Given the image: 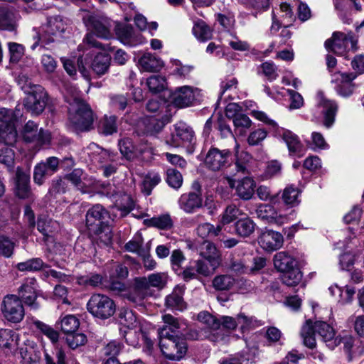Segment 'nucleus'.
Segmentation results:
<instances>
[{"label":"nucleus","instance_id":"nucleus-1","mask_svg":"<svg viewBox=\"0 0 364 364\" xmlns=\"http://www.w3.org/2000/svg\"><path fill=\"white\" fill-rule=\"evenodd\" d=\"M65 100L68 104L69 121L74 131L87 132L92 128L93 113L90 106L77 93L68 94Z\"/></svg>","mask_w":364,"mask_h":364},{"label":"nucleus","instance_id":"nucleus-2","mask_svg":"<svg viewBox=\"0 0 364 364\" xmlns=\"http://www.w3.org/2000/svg\"><path fill=\"white\" fill-rule=\"evenodd\" d=\"M300 333L304 344L309 348L316 347V334L320 336L322 341L331 350L341 343V336H335L333 328L323 321H316L313 323L311 320H307L302 326Z\"/></svg>","mask_w":364,"mask_h":364},{"label":"nucleus","instance_id":"nucleus-3","mask_svg":"<svg viewBox=\"0 0 364 364\" xmlns=\"http://www.w3.org/2000/svg\"><path fill=\"white\" fill-rule=\"evenodd\" d=\"M83 22L89 31L83 42L90 47L107 50L106 46L97 41L95 37L105 40L112 38L111 21L105 16L87 14L83 17Z\"/></svg>","mask_w":364,"mask_h":364},{"label":"nucleus","instance_id":"nucleus-4","mask_svg":"<svg viewBox=\"0 0 364 364\" xmlns=\"http://www.w3.org/2000/svg\"><path fill=\"white\" fill-rule=\"evenodd\" d=\"M109 219V212L100 204L93 205L86 214V225L89 231L97 235V240L105 245H109L112 239Z\"/></svg>","mask_w":364,"mask_h":364},{"label":"nucleus","instance_id":"nucleus-5","mask_svg":"<svg viewBox=\"0 0 364 364\" xmlns=\"http://www.w3.org/2000/svg\"><path fill=\"white\" fill-rule=\"evenodd\" d=\"M65 30V23L60 16H55L48 18V22L39 28H33L31 33V38L33 43L31 46V50L38 46L46 47L54 42V37L60 34Z\"/></svg>","mask_w":364,"mask_h":364},{"label":"nucleus","instance_id":"nucleus-6","mask_svg":"<svg viewBox=\"0 0 364 364\" xmlns=\"http://www.w3.org/2000/svg\"><path fill=\"white\" fill-rule=\"evenodd\" d=\"M159 347L163 355L171 360H180L187 352L186 341L173 334H170L166 328L157 330Z\"/></svg>","mask_w":364,"mask_h":364},{"label":"nucleus","instance_id":"nucleus-7","mask_svg":"<svg viewBox=\"0 0 364 364\" xmlns=\"http://www.w3.org/2000/svg\"><path fill=\"white\" fill-rule=\"evenodd\" d=\"M87 309L94 317L105 320L114 314L116 304L107 295L94 294L87 301Z\"/></svg>","mask_w":364,"mask_h":364},{"label":"nucleus","instance_id":"nucleus-8","mask_svg":"<svg viewBox=\"0 0 364 364\" xmlns=\"http://www.w3.org/2000/svg\"><path fill=\"white\" fill-rule=\"evenodd\" d=\"M16 118L11 109H0V141L9 146L17 141L18 134L14 125Z\"/></svg>","mask_w":364,"mask_h":364},{"label":"nucleus","instance_id":"nucleus-9","mask_svg":"<svg viewBox=\"0 0 364 364\" xmlns=\"http://www.w3.org/2000/svg\"><path fill=\"white\" fill-rule=\"evenodd\" d=\"M232 156V152L230 149L211 147L206 154L204 163L205 166L211 171H221L230 165Z\"/></svg>","mask_w":364,"mask_h":364},{"label":"nucleus","instance_id":"nucleus-10","mask_svg":"<svg viewBox=\"0 0 364 364\" xmlns=\"http://www.w3.org/2000/svg\"><path fill=\"white\" fill-rule=\"evenodd\" d=\"M1 310L4 317L12 323H18L24 317V309L19 297L10 294L4 296Z\"/></svg>","mask_w":364,"mask_h":364},{"label":"nucleus","instance_id":"nucleus-11","mask_svg":"<svg viewBox=\"0 0 364 364\" xmlns=\"http://www.w3.org/2000/svg\"><path fill=\"white\" fill-rule=\"evenodd\" d=\"M48 102V94L41 85L33 87V91L27 95L24 100V107L32 114H41Z\"/></svg>","mask_w":364,"mask_h":364},{"label":"nucleus","instance_id":"nucleus-12","mask_svg":"<svg viewBox=\"0 0 364 364\" xmlns=\"http://www.w3.org/2000/svg\"><path fill=\"white\" fill-rule=\"evenodd\" d=\"M194 139V132L186 123L179 122L174 126V131L171 133L166 143L173 147L185 146L191 144Z\"/></svg>","mask_w":364,"mask_h":364},{"label":"nucleus","instance_id":"nucleus-13","mask_svg":"<svg viewBox=\"0 0 364 364\" xmlns=\"http://www.w3.org/2000/svg\"><path fill=\"white\" fill-rule=\"evenodd\" d=\"M348 43H351L353 48L355 47L356 41L352 34L347 35L341 32H334L332 38L326 41L325 47L337 55H343L346 51Z\"/></svg>","mask_w":364,"mask_h":364},{"label":"nucleus","instance_id":"nucleus-14","mask_svg":"<svg viewBox=\"0 0 364 364\" xmlns=\"http://www.w3.org/2000/svg\"><path fill=\"white\" fill-rule=\"evenodd\" d=\"M277 134L287 144L291 156L301 157L304 155L305 147L296 134L284 128H277Z\"/></svg>","mask_w":364,"mask_h":364},{"label":"nucleus","instance_id":"nucleus-15","mask_svg":"<svg viewBox=\"0 0 364 364\" xmlns=\"http://www.w3.org/2000/svg\"><path fill=\"white\" fill-rule=\"evenodd\" d=\"M260 247L267 252H273L281 248L284 243L283 235L272 230H264L258 237Z\"/></svg>","mask_w":364,"mask_h":364},{"label":"nucleus","instance_id":"nucleus-16","mask_svg":"<svg viewBox=\"0 0 364 364\" xmlns=\"http://www.w3.org/2000/svg\"><path fill=\"white\" fill-rule=\"evenodd\" d=\"M196 89L187 85L178 87L171 95V102L178 108L189 107L196 100Z\"/></svg>","mask_w":364,"mask_h":364},{"label":"nucleus","instance_id":"nucleus-17","mask_svg":"<svg viewBox=\"0 0 364 364\" xmlns=\"http://www.w3.org/2000/svg\"><path fill=\"white\" fill-rule=\"evenodd\" d=\"M37 281L35 278H27L18 289V296L24 303L33 309H37L36 303Z\"/></svg>","mask_w":364,"mask_h":364},{"label":"nucleus","instance_id":"nucleus-18","mask_svg":"<svg viewBox=\"0 0 364 364\" xmlns=\"http://www.w3.org/2000/svg\"><path fill=\"white\" fill-rule=\"evenodd\" d=\"M231 188H235L236 195L242 200H248L251 199L255 193L256 183L250 177H245L236 182L229 181Z\"/></svg>","mask_w":364,"mask_h":364},{"label":"nucleus","instance_id":"nucleus-19","mask_svg":"<svg viewBox=\"0 0 364 364\" xmlns=\"http://www.w3.org/2000/svg\"><path fill=\"white\" fill-rule=\"evenodd\" d=\"M178 204L186 213L191 214L203 206L201 194L186 193L182 194L178 200Z\"/></svg>","mask_w":364,"mask_h":364},{"label":"nucleus","instance_id":"nucleus-20","mask_svg":"<svg viewBox=\"0 0 364 364\" xmlns=\"http://www.w3.org/2000/svg\"><path fill=\"white\" fill-rule=\"evenodd\" d=\"M357 77V75L355 73H338V77L336 80L338 82V85L336 87L337 93L343 97H350L354 89V80Z\"/></svg>","mask_w":364,"mask_h":364},{"label":"nucleus","instance_id":"nucleus-21","mask_svg":"<svg viewBox=\"0 0 364 364\" xmlns=\"http://www.w3.org/2000/svg\"><path fill=\"white\" fill-rule=\"evenodd\" d=\"M15 191L16 196L22 199L28 198L31 196L30 187V176L28 173L18 167L16 171Z\"/></svg>","mask_w":364,"mask_h":364},{"label":"nucleus","instance_id":"nucleus-22","mask_svg":"<svg viewBox=\"0 0 364 364\" xmlns=\"http://www.w3.org/2000/svg\"><path fill=\"white\" fill-rule=\"evenodd\" d=\"M257 214L261 219L278 225H281L287 221L286 215L279 213L273 206L267 204L259 205L257 210Z\"/></svg>","mask_w":364,"mask_h":364},{"label":"nucleus","instance_id":"nucleus-23","mask_svg":"<svg viewBox=\"0 0 364 364\" xmlns=\"http://www.w3.org/2000/svg\"><path fill=\"white\" fill-rule=\"evenodd\" d=\"M139 283V279L135 278L133 287L123 295L124 299L134 306H143L146 297L151 295V292H148Z\"/></svg>","mask_w":364,"mask_h":364},{"label":"nucleus","instance_id":"nucleus-24","mask_svg":"<svg viewBox=\"0 0 364 364\" xmlns=\"http://www.w3.org/2000/svg\"><path fill=\"white\" fill-rule=\"evenodd\" d=\"M18 14L13 9L0 5V28L9 31H14L17 26Z\"/></svg>","mask_w":364,"mask_h":364},{"label":"nucleus","instance_id":"nucleus-25","mask_svg":"<svg viewBox=\"0 0 364 364\" xmlns=\"http://www.w3.org/2000/svg\"><path fill=\"white\" fill-rule=\"evenodd\" d=\"M318 105L323 108V124L326 128H330L335 122L338 105L334 101L329 100L323 97H321Z\"/></svg>","mask_w":364,"mask_h":364},{"label":"nucleus","instance_id":"nucleus-26","mask_svg":"<svg viewBox=\"0 0 364 364\" xmlns=\"http://www.w3.org/2000/svg\"><path fill=\"white\" fill-rule=\"evenodd\" d=\"M274 267L281 272H284L297 267V262L287 252H277L274 256Z\"/></svg>","mask_w":364,"mask_h":364},{"label":"nucleus","instance_id":"nucleus-27","mask_svg":"<svg viewBox=\"0 0 364 364\" xmlns=\"http://www.w3.org/2000/svg\"><path fill=\"white\" fill-rule=\"evenodd\" d=\"M140 284L144 286L148 292H150V287H155L158 289H163L167 282V276L164 273H154L147 277H137Z\"/></svg>","mask_w":364,"mask_h":364},{"label":"nucleus","instance_id":"nucleus-28","mask_svg":"<svg viewBox=\"0 0 364 364\" xmlns=\"http://www.w3.org/2000/svg\"><path fill=\"white\" fill-rule=\"evenodd\" d=\"M141 68L146 72H157L164 66L163 61L154 55L146 53L139 60Z\"/></svg>","mask_w":364,"mask_h":364},{"label":"nucleus","instance_id":"nucleus-29","mask_svg":"<svg viewBox=\"0 0 364 364\" xmlns=\"http://www.w3.org/2000/svg\"><path fill=\"white\" fill-rule=\"evenodd\" d=\"M199 254L210 262L212 266L218 264L219 252L215 245L208 240H204L198 247Z\"/></svg>","mask_w":364,"mask_h":364},{"label":"nucleus","instance_id":"nucleus-30","mask_svg":"<svg viewBox=\"0 0 364 364\" xmlns=\"http://www.w3.org/2000/svg\"><path fill=\"white\" fill-rule=\"evenodd\" d=\"M238 143L235 145V168L237 172L242 173L243 174L248 173L250 168V162L252 161V156L246 151L239 152Z\"/></svg>","mask_w":364,"mask_h":364},{"label":"nucleus","instance_id":"nucleus-31","mask_svg":"<svg viewBox=\"0 0 364 364\" xmlns=\"http://www.w3.org/2000/svg\"><path fill=\"white\" fill-rule=\"evenodd\" d=\"M256 224L250 218L237 220L235 223V232L241 237H249L255 230Z\"/></svg>","mask_w":364,"mask_h":364},{"label":"nucleus","instance_id":"nucleus-32","mask_svg":"<svg viewBox=\"0 0 364 364\" xmlns=\"http://www.w3.org/2000/svg\"><path fill=\"white\" fill-rule=\"evenodd\" d=\"M111 58L105 53H98L92 60L90 68L97 75L100 76L105 74L109 67Z\"/></svg>","mask_w":364,"mask_h":364},{"label":"nucleus","instance_id":"nucleus-33","mask_svg":"<svg viewBox=\"0 0 364 364\" xmlns=\"http://www.w3.org/2000/svg\"><path fill=\"white\" fill-rule=\"evenodd\" d=\"M235 284V279L230 274H219L212 280V287L220 291L230 290Z\"/></svg>","mask_w":364,"mask_h":364},{"label":"nucleus","instance_id":"nucleus-34","mask_svg":"<svg viewBox=\"0 0 364 364\" xmlns=\"http://www.w3.org/2000/svg\"><path fill=\"white\" fill-rule=\"evenodd\" d=\"M115 206L120 211L121 217H125L135 208V202L130 195L123 193L115 200Z\"/></svg>","mask_w":364,"mask_h":364},{"label":"nucleus","instance_id":"nucleus-35","mask_svg":"<svg viewBox=\"0 0 364 364\" xmlns=\"http://www.w3.org/2000/svg\"><path fill=\"white\" fill-rule=\"evenodd\" d=\"M148 227H154L161 230H168L173 226V221L168 214L153 217L144 220Z\"/></svg>","mask_w":364,"mask_h":364},{"label":"nucleus","instance_id":"nucleus-36","mask_svg":"<svg viewBox=\"0 0 364 364\" xmlns=\"http://www.w3.org/2000/svg\"><path fill=\"white\" fill-rule=\"evenodd\" d=\"M165 304L168 308L180 311L183 310L185 308V303L181 291L180 289H175L171 294L166 296Z\"/></svg>","mask_w":364,"mask_h":364},{"label":"nucleus","instance_id":"nucleus-37","mask_svg":"<svg viewBox=\"0 0 364 364\" xmlns=\"http://www.w3.org/2000/svg\"><path fill=\"white\" fill-rule=\"evenodd\" d=\"M117 117L115 115H105L101 120L100 130L105 135H112L117 132Z\"/></svg>","mask_w":364,"mask_h":364},{"label":"nucleus","instance_id":"nucleus-38","mask_svg":"<svg viewBox=\"0 0 364 364\" xmlns=\"http://www.w3.org/2000/svg\"><path fill=\"white\" fill-rule=\"evenodd\" d=\"M302 279V273L298 267L291 269L283 272L282 276V282L288 287L298 285Z\"/></svg>","mask_w":364,"mask_h":364},{"label":"nucleus","instance_id":"nucleus-39","mask_svg":"<svg viewBox=\"0 0 364 364\" xmlns=\"http://www.w3.org/2000/svg\"><path fill=\"white\" fill-rule=\"evenodd\" d=\"M221 230L220 225L215 227L209 223L200 224L196 229L197 234L202 238L216 237L221 232Z\"/></svg>","mask_w":364,"mask_h":364},{"label":"nucleus","instance_id":"nucleus-40","mask_svg":"<svg viewBox=\"0 0 364 364\" xmlns=\"http://www.w3.org/2000/svg\"><path fill=\"white\" fill-rule=\"evenodd\" d=\"M47 265L40 258H33L17 264L16 267L21 272L39 271Z\"/></svg>","mask_w":364,"mask_h":364},{"label":"nucleus","instance_id":"nucleus-41","mask_svg":"<svg viewBox=\"0 0 364 364\" xmlns=\"http://www.w3.org/2000/svg\"><path fill=\"white\" fill-rule=\"evenodd\" d=\"M194 36L201 41H206L211 38L212 31L203 21H198L193 28Z\"/></svg>","mask_w":364,"mask_h":364},{"label":"nucleus","instance_id":"nucleus-42","mask_svg":"<svg viewBox=\"0 0 364 364\" xmlns=\"http://www.w3.org/2000/svg\"><path fill=\"white\" fill-rule=\"evenodd\" d=\"M61 330L65 333L70 335L75 333L79 328L80 321L73 315H67L61 320Z\"/></svg>","mask_w":364,"mask_h":364},{"label":"nucleus","instance_id":"nucleus-43","mask_svg":"<svg viewBox=\"0 0 364 364\" xmlns=\"http://www.w3.org/2000/svg\"><path fill=\"white\" fill-rule=\"evenodd\" d=\"M146 85L151 92L158 93L165 89L166 80L161 75H151L147 79Z\"/></svg>","mask_w":364,"mask_h":364},{"label":"nucleus","instance_id":"nucleus-44","mask_svg":"<svg viewBox=\"0 0 364 364\" xmlns=\"http://www.w3.org/2000/svg\"><path fill=\"white\" fill-rule=\"evenodd\" d=\"M9 52L10 55V63H17L24 55L25 48L21 44L9 42L8 43Z\"/></svg>","mask_w":364,"mask_h":364},{"label":"nucleus","instance_id":"nucleus-45","mask_svg":"<svg viewBox=\"0 0 364 364\" xmlns=\"http://www.w3.org/2000/svg\"><path fill=\"white\" fill-rule=\"evenodd\" d=\"M119 319L121 324L129 328H134L136 323V315L132 310L128 309H124L120 311Z\"/></svg>","mask_w":364,"mask_h":364},{"label":"nucleus","instance_id":"nucleus-46","mask_svg":"<svg viewBox=\"0 0 364 364\" xmlns=\"http://www.w3.org/2000/svg\"><path fill=\"white\" fill-rule=\"evenodd\" d=\"M124 346L122 343L117 341L109 342L102 349L105 355L109 357L108 359H117V356L122 350Z\"/></svg>","mask_w":364,"mask_h":364},{"label":"nucleus","instance_id":"nucleus-47","mask_svg":"<svg viewBox=\"0 0 364 364\" xmlns=\"http://www.w3.org/2000/svg\"><path fill=\"white\" fill-rule=\"evenodd\" d=\"M198 320L212 330H218L221 326L220 321L207 311L198 314Z\"/></svg>","mask_w":364,"mask_h":364},{"label":"nucleus","instance_id":"nucleus-48","mask_svg":"<svg viewBox=\"0 0 364 364\" xmlns=\"http://www.w3.org/2000/svg\"><path fill=\"white\" fill-rule=\"evenodd\" d=\"M299 191L293 186H289L284 190L282 198L286 205L294 206L298 204Z\"/></svg>","mask_w":364,"mask_h":364},{"label":"nucleus","instance_id":"nucleus-49","mask_svg":"<svg viewBox=\"0 0 364 364\" xmlns=\"http://www.w3.org/2000/svg\"><path fill=\"white\" fill-rule=\"evenodd\" d=\"M53 222L46 217H41L38 219L37 229L44 236V240L47 241L53 232L52 227Z\"/></svg>","mask_w":364,"mask_h":364},{"label":"nucleus","instance_id":"nucleus-50","mask_svg":"<svg viewBox=\"0 0 364 364\" xmlns=\"http://www.w3.org/2000/svg\"><path fill=\"white\" fill-rule=\"evenodd\" d=\"M238 324L241 325V328H254L262 325L261 321L257 320L254 316H247L245 314H239L237 316Z\"/></svg>","mask_w":364,"mask_h":364},{"label":"nucleus","instance_id":"nucleus-51","mask_svg":"<svg viewBox=\"0 0 364 364\" xmlns=\"http://www.w3.org/2000/svg\"><path fill=\"white\" fill-rule=\"evenodd\" d=\"M34 325L43 335L47 336L53 343H55L58 341V332L54 330L50 326L40 321H35Z\"/></svg>","mask_w":364,"mask_h":364},{"label":"nucleus","instance_id":"nucleus-52","mask_svg":"<svg viewBox=\"0 0 364 364\" xmlns=\"http://www.w3.org/2000/svg\"><path fill=\"white\" fill-rule=\"evenodd\" d=\"M166 182L171 187L178 189L183 183L182 174L175 168H168L167 170Z\"/></svg>","mask_w":364,"mask_h":364},{"label":"nucleus","instance_id":"nucleus-53","mask_svg":"<svg viewBox=\"0 0 364 364\" xmlns=\"http://www.w3.org/2000/svg\"><path fill=\"white\" fill-rule=\"evenodd\" d=\"M15 244L8 237L0 235V254L6 258L12 256Z\"/></svg>","mask_w":364,"mask_h":364},{"label":"nucleus","instance_id":"nucleus-54","mask_svg":"<svg viewBox=\"0 0 364 364\" xmlns=\"http://www.w3.org/2000/svg\"><path fill=\"white\" fill-rule=\"evenodd\" d=\"M50 175H52V173L42 162L35 166L33 170V181L36 184L42 185L46 176Z\"/></svg>","mask_w":364,"mask_h":364},{"label":"nucleus","instance_id":"nucleus-55","mask_svg":"<svg viewBox=\"0 0 364 364\" xmlns=\"http://www.w3.org/2000/svg\"><path fill=\"white\" fill-rule=\"evenodd\" d=\"M87 341V336L84 333H74L67 335L66 342L72 349L84 346Z\"/></svg>","mask_w":364,"mask_h":364},{"label":"nucleus","instance_id":"nucleus-56","mask_svg":"<svg viewBox=\"0 0 364 364\" xmlns=\"http://www.w3.org/2000/svg\"><path fill=\"white\" fill-rule=\"evenodd\" d=\"M170 261L172 269L176 272H178L182 270L183 264L186 261V257L181 250H174L171 252Z\"/></svg>","mask_w":364,"mask_h":364},{"label":"nucleus","instance_id":"nucleus-57","mask_svg":"<svg viewBox=\"0 0 364 364\" xmlns=\"http://www.w3.org/2000/svg\"><path fill=\"white\" fill-rule=\"evenodd\" d=\"M14 151L10 147H4L0 149V163L12 168L14 164Z\"/></svg>","mask_w":364,"mask_h":364},{"label":"nucleus","instance_id":"nucleus-58","mask_svg":"<svg viewBox=\"0 0 364 364\" xmlns=\"http://www.w3.org/2000/svg\"><path fill=\"white\" fill-rule=\"evenodd\" d=\"M161 178L159 174H149L143 181L142 191L146 195L149 196L151 194L152 189L159 183Z\"/></svg>","mask_w":364,"mask_h":364},{"label":"nucleus","instance_id":"nucleus-59","mask_svg":"<svg viewBox=\"0 0 364 364\" xmlns=\"http://www.w3.org/2000/svg\"><path fill=\"white\" fill-rule=\"evenodd\" d=\"M164 325L159 328H166L170 334L175 333L180 328V323L177 318L171 314H165L162 317Z\"/></svg>","mask_w":364,"mask_h":364},{"label":"nucleus","instance_id":"nucleus-60","mask_svg":"<svg viewBox=\"0 0 364 364\" xmlns=\"http://www.w3.org/2000/svg\"><path fill=\"white\" fill-rule=\"evenodd\" d=\"M240 214V210L235 205H228L224 211L221 223L223 225L229 224L236 220Z\"/></svg>","mask_w":364,"mask_h":364},{"label":"nucleus","instance_id":"nucleus-61","mask_svg":"<svg viewBox=\"0 0 364 364\" xmlns=\"http://www.w3.org/2000/svg\"><path fill=\"white\" fill-rule=\"evenodd\" d=\"M143 239L140 235L134 237L125 245L126 250L142 255L144 252L142 249Z\"/></svg>","mask_w":364,"mask_h":364},{"label":"nucleus","instance_id":"nucleus-62","mask_svg":"<svg viewBox=\"0 0 364 364\" xmlns=\"http://www.w3.org/2000/svg\"><path fill=\"white\" fill-rule=\"evenodd\" d=\"M38 132V125L33 121H28L23 129V139L27 142H34L35 136Z\"/></svg>","mask_w":364,"mask_h":364},{"label":"nucleus","instance_id":"nucleus-63","mask_svg":"<svg viewBox=\"0 0 364 364\" xmlns=\"http://www.w3.org/2000/svg\"><path fill=\"white\" fill-rule=\"evenodd\" d=\"M267 132L263 129H257L252 132L247 138V142L250 146L259 145L266 137Z\"/></svg>","mask_w":364,"mask_h":364},{"label":"nucleus","instance_id":"nucleus-64","mask_svg":"<svg viewBox=\"0 0 364 364\" xmlns=\"http://www.w3.org/2000/svg\"><path fill=\"white\" fill-rule=\"evenodd\" d=\"M119 147L121 154L127 159H131L134 156V146L129 139L120 140Z\"/></svg>","mask_w":364,"mask_h":364}]
</instances>
